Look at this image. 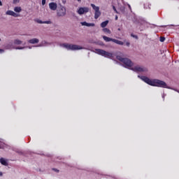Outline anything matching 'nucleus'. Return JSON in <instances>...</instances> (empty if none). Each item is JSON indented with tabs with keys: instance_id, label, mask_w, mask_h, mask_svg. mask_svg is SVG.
Listing matches in <instances>:
<instances>
[{
	"instance_id": "nucleus-12",
	"label": "nucleus",
	"mask_w": 179,
	"mask_h": 179,
	"mask_svg": "<svg viewBox=\"0 0 179 179\" xmlns=\"http://www.w3.org/2000/svg\"><path fill=\"white\" fill-rule=\"evenodd\" d=\"M40 40H38V38H32L28 41V43H29V44H38V43H39Z\"/></svg>"
},
{
	"instance_id": "nucleus-28",
	"label": "nucleus",
	"mask_w": 179,
	"mask_h": 179,
	"mask_svg": "<svg viewBox=\"0 0 179 179\" xmlns=\"http://www.w3.org/2000/svg\"><path fill=\"white\" fill-rule=\"evenodd\" d=\"M24 47H17L15 50H24Z\"/></svg>"
},
{
	"instance_id": "nucleus-17",
	"label": "nucleus",
	"mask_w": 179,
	"mask_h": 179,
	"mask_svg": "<svg viewBox=\"0 0 179 179\" xmlns=\"http://www.w3.org/2000/svg\"><path fill=\"white\" fill-rule=\"evenodd\" d=\"M92 8L96 12L97 10H100V8L99 6H96V5L92 3L91 4Z\"/></svg>"
},
{
	"instance_id": "nucleus-20",
	"label": "nucleus",
	"mask_w": 179,
	"mask_h": 179,
	"mask_svg": "<svg viewBox=\"0 0 179 179\" xmlns=\"http://www.w3.org/2000/svg\"><path fill=\"white\" fill-rule=\"evenodd\" d=\"M103 33H108V34H111V31L108 28L103 29Z\"/></svg>"
},
{
	"instance_id": "nucleus-18",
	"label": "nucleus",
	"mask_w": 179,
	"mask_h": 179,
	"mask_svg": "<svg viewBox=\"0 0 179 179\" xmlns=\"http://www.w3.org/2000/svg\"><path fill=\"white\" fill-rule=\"evenodd\" d=\"M108 20H106L105 22H103L101 24V27H102L103 29H104V27H106L107 26V24H108Z\"/></svg>"
},
{
	"instance_id": "nucleus-5",
	"label": "nucleus",
	"mask_w": 179,
	"mask_h": 179,
	"mask_svg": "<svg viewBox=\"0 0 179 179\" xmlns=\"http://www.w3.org/2000/svg\"><path fill=\"white\" fill-rule=\"evenodd\" d=\"M66 15V8L64 6H60L57 11V16L58 17H64Z\"/></svg>"
},
{
	"instance_id": "nucleus-35",
	"label": "nucleus",
	"mask_w": 179,
	"mask_h": 179,
	"mask_svg": "<svg viewBox=\"0 0 179 179\" xmlns=\"http://www.w3.org/2000/svg\"><path fill=\"white\" fill-rule=\"evenodd\" d=\"M117 30H118L119 31H121V28H118Z\"/></svg>"
},
{
	"instance_id": "nucleus-8",
	"label": "nucleus",
	"mask_w": 179,
	"mask_h": 179,
	"mask_svg": "<svg viewBox=\"0 0 179 179\" xmlns=\"http://www.w3.org/2000/svg\"><path fill=\"white\" fill-rule=\"evenodd\" d=\"M49 8L51 10H57L58 6L57 5V3L51 2L49 3Z\"/></svg>"
},
{
	"instance_id": "nucleus-21",
	"label": "nucleus",
	"mask_w": 179,
	"mask_h": 179,
	"mask_svg": "<svg viewBox=\"0 0 179 179\" xmlns=\"http://www.w3.org/2000/svg\"><path fill=\"white\" fill-rule=\"evenodd\" d=\"M14 44H16L17 45H20V44H22V41L16 39L14 41Z\"/></svg>"
},
{
	"instance_id": "nucleus-32",
	"label": "nucleus",
	"mask_w": 179,
	"mask_h": 179,
	"mask_svg": "<svg viewBox=\"0 0 179 179\" xmlns=\"http://www.w3.org/2000/svg\"><path fill=\"white\" fill-rule=\"evenodd\" d=\"M115 20H118V16H115Z\"/></svg>"
},
{
	"instance_id": "nucleus-1",
	"label": "nucleus",
	"mask_w": 179,
	"mask_h": 179,
	"mask_svg": "<svg viewBox=\"0 0 179 179\" xmlns=\"http://www.w3.org/2000/svg\"><path fill=\"white\" fill-rule=\"evenodd\" d=\"M138 78H140L141 80H143V82H145L148 85H150V86H155L157 87H164V88L167 87V84L164 81L157 80V79L151 80L150 78L143 76H138Z\"/></svg>"
},
{
	"instance_id": "nucleus-2",
	"label": "nucleus",
	"mask_w": 179,
	"mask_h": 179,
	"mask_svg": "<svg viewBox=\"0 0 179 179\" xmlns=\"http://www.w3.org/2000/svg\"><path fill=\"white\" fill-rule=\"evenodd\" d=\"M60 47H63L66 50H71V51H76L78 50H83V48L80 45L69 44V43H62Z\"/></svg>"
},
{
	"instance_id": "nucleus-15",
	"label": "nucleus",
	"mask_w": 179,
	"mask_h": 179,
	"mask_svg": "<svg viewBox=\"0 0 179 179\" xmlns=\"http://www.w3.org/2000/svg\"><path fill=\"white\" fill-rule=\"evenodd\" d=\"M103 40L105 41H106V43H108V42H110V41H113V43H114V39L113 38H108V37H107V36H103Z\"/></svg>"
},
{
	"instance_id": "nucleus-7",
	"label": "nucleus",
	"mask_w": 179,
	"mask_h": 179,
	"mask_svg": "<svg viewBox=\"0 0 179 179\" xmlns=\"http://www.w3.org/2000/svg\"><path fill=\"white\" fill-rule=\"evenodd\" d=\"M78 15H84V13H87L89 12V8L87 7H81L78 10Z\"/></svg>"
},
{
	"instance_id": "nucleus-24",
	"label": "nucleus",
	"mask_w": 179,
	"mask_h": 179,
	"mask_svg": "<svg viewBox=\"0 0 179 179\" xmlns=\"http://www.w3.org/2000/svg\"><path fill=\"white\" fill-rule=\"evenodd\" d=\"M131 36L133 37L134 38H136V40H138V36L134 35V34H131Z\"/></svg>"
},
{
	"instance_id": "nucleus-25",
	"label": "nucleus",
	"mask_w": 179,
	"mask_h": 179,
	"mask_svg": "<svg viewBox=\"0 0 179 179\" xmlns=\"http://www.w3.org/2000/svg\"><path fill=\"white\" fill-rule=\"evenodd\" d=\"M19 0H13V3H14V5H16V3H19Z\"/></svg>"
},
{
	"instance_id": "nucleus-11",
	"label": "nucleus",
	"mask_w": 179,
	"mask_h": 179,
	"mask_svg": "<svg viewBox=\"0 0 179 179\" xmlns=\"http://www.w3.org/2000/svg\"><path fill=\"white\" fill-rule=\"evenodd\" d=\"M82 26H87V27H94V23H87L86 22H81Z\"/></svg>"
},
{
	"instance_id": "nucleus-30",
	"label": "nucleus",
	"mask_w": 179,
	"mask_h": 179,
	"mask_svg": "<svg viewBox=\"0 0 179 179\" xmlns=\"http://www.w3.org/2000/svg\"><path fill=\"white\" fill-rule=\"evenodd\" d=\"M129 45H130L129 42H127L126 45H127V47H129Z\"/></svg>"
},
{
	"instance_id": "nucleus-22",
	"label": "nucleus",
	"mask_w": 179,
	"mask_h": 179,
	"mask_svg": "<svg viewBox=\"0 0 179 179\" xmlns=\"http://www.w3.org/2000/svg\"><path fill=\"white\" fill-rule=\"evenodd\" d=\"M120 10L121 13H125V7L124 6H121L120 8Z\"/></svg>"
},
{
	"instance_id": "nucleus-23",
	"label": "nucleus",
	"mask_w": 179,
	"mask_h": 179,
	"mask_svg": "<svg viewBox=\"0 0 179 179\" xmlns=\"http://www.w3.org/2000/svg\"><path fill=\"white\" fill-rule=\"evenodd\" d=\"M164 40H166V38L164 36H161L159 38V41H161V43H163Z\"/></svg>"
},
{
	"instance_id": "nucleus-16",
	"label": "nucleus",
	"mask_w": 179,
	"mask_h": 179,
	"mask_svg": "<svg viewBox=\"0 0 179 179\" xmlns=\"http://www.w3.org/2000/svg\"><path fill=\"white\" fill-rule=\"evenodd\" d=\"M113 43H115V44H118L119 45H124V42L117 39H113Z\"/></svg>"
},
{
	"instance_id": "nucleus-40",
	"label": "nucleus",
	"mask_w": 179,
	"mask_h": 179,
	"mask_svg": "<svg viewBox=\"0 0 179 179\" xmlns=\"http://www.w3.org/2000/svg\"><path fill=\"white\" fill-rule=\"evenodd\" d=\"M0 41H1V38H0Z\"/></svg>"
},
{
	"instance_id": "nucleus-10",
	"label": "nucleus",
	"mask_w": 179,
	"mask_h": 179,
	"mask_svg": "<svg viewBox=\"0 0 179 179\" xmlns=\"http://www.w3.org/2000/svg\"><path fill=\"white\" fill-rule=\"evenodd\" d=\"M6 15H9L10 16H13L14 17H17L19 16V14H17L12 10H8L6 12Z\"/></svg>"
},
{
	"instance_id": "nucleus-34",
	"label": "nucleus",
	"mask_w": 179,
	"mask_h": 179,
	"mask_svg": "<svg viewBox=\"0 0 179 179\" xmlns=\"http://www.w3.org/2000/svg\"><path fill=\"white\" fill-rule=\"evenodd\" d=\"M0 6H2V1H0Z\"/></svg>"
},
{
	"instance_id": "nucleus-39",
	"label": "nucleus",
	"mask_w": 179,
	"mask_h": 179,
	"mask_svg": "<svg viewBox=\"0 0 179 179\" xmlns=\"http://www.w3.org/2000/svg\"><path fill=\"white\" fill-rule=\"evenodd\" d=\"M29 48H31V47H29Z\"/></svg>"
},
{
	"instance_id": "nucleus-38",
	"label": "nucleus",
	"mask_w": 179,
	"mask_h": 179,
	"mask_svg": "<svg viewBox=\"0 0 179 179\" xmlns=\"http://www.w3.org/2000/svg\"><path fill=\"white\" fill-rule=\"evenodd\" d=\"M78 2H80V1H82V0H77Z\"/></svg>"
},
{
	"instance_id": "nucleus-6",
	"label": "nucleus",
	"mask_w": 179,
	"mask_h": 179,
	"mask_svg": "<svg viewBox=\"0 0 179 179\" xmlns=\"http://www.w3.org/2000/svg\"><path fill=\"white\" fill-rule=\"evenodd\" d=\"M134 72H148V69L139 66H136L131 68Z\"/></svg>"
},
{
	"instance_id": "nucleus-19",
	"label": "nucleus",
	"mask_w": 179,
	"mask_h": 179,
	"mask_svg": "<svg viewBox=\"0 0 179 179\" xmlns=\"http://www.w3.org/2000/svg\"><path fill=\"white\" fill-rule=\"evenodd\" d=\"M14 10H15V12H17V13H20V12H22V8L21 7H15Z\"/></svg>"
},
{
	"instance_id": "nucleus-4",
	"label": "nucleus",
	"mask_w": 179,
	"mask_h": 179,
	"mask_svg": "<svg viewBox=\"0 0 179 179\" xmlns=\"http://www.w3.org/2000/svg\"><path fill=\"white\" fill-rule=\"evenodd\" d=\"M95 52L96 54H99V55H102V57H106V58L113 59L114 57V56L113 55V53L108 52L104 50L95 49Z\"/></svg>"
},
{
	"instance_id": "nucleus-36",
	"label": "nucleus",
	"mask_w": 179,
	"mask_h": 179,
	"mask_svg": "<svg viewBox=\"0 0 179 179\" xmlns=\"http://www.w3.org/2000/svg\"><path fill=\"white\" fill-rule=\"evenodd\" d=\"M43 43H44L45 44H47V42H45V41L42 42V44H43Z\"/></svg>"
},
{
	"instance_id": "nucleus-29",
	"label": "nucleus",
	"mask_w": 179,
	"mask_h": 179,
	"mask_svg": "<svg viewBox=\"0 0 179 179\" xmlns=\"http://www.w3.org/2000/svg\"><path fill=\"white\" fill-rule=\"evenodd\" d=\"M45 1H46V0H42V5H43V6L45 5Z\"/></svg>"
},
{
	"instance_id": "nucleus-13",
	"label": "nucleus",
	"mask_w": 179,
	"mask_h": 179,
	"mask_svg": "<svg viewBox=\"0 0 179 179\" xmlns=\"http://www.w3.org/2000/svg\"><path fill=\"white\" fill-rule=\"evenodd\" d=\"M0 163L3 166H8V161H6V159H5V158H1Z\"/></svg>"
},
{
	"instance_id": "nucleus-27",
	"label": "nucleus",
	"mask_w": 179,
	"mask_h": 179,
	"mask_svg": "<svg viewBox=\"0 0 179 179\" xmlns=\"http://www.w3.org/2000/svg\"><path fill=\"white\" fill-rule=\"evenodd\" d=\"M53 171H55L56 173H59V170L55 168L52 169Z\"/></svg>"
},
{
	"instance_id": "nucleus-14",
	"label": "nucleus",
	"mask_w": 179,
	"mask_h": 179,
	"mask_svg": "<svg viewBox=\"0 0 179 179\" xmlns=\"http://www.w3.org/2000/svg\"><path fill=\"white\" fill-rule=\"evenodd\" d=\"M101 15V12H100V10L95 11L94 19H99V17H100Z\"/></svg>"
},
{
	"instance_id": "nucleus-31",
	"label": "nucleus",
	"mask_w": 179,
	"mask_h": 179,
	"mask_svg": "<svg viewBox=\"0 0 179 179\" xmlns=\"http://www.w3.org/2000/svg\"><path fill=\"white\" fill-rule=\"evenodd\" d=\"M2 52H3V50L0 49V54L2 53Z\"/></svg>"
},
{
	"instance_id": "nucleus-33",
	"label": "nucleus",
	"mask_w": 179,
	"mask_h": 179,
	"mask_svg": "<svg viewBox=\"0 0 179 179\" xmlns=\"http://www.w3.org/2000/svg\"><path fill=\"white\" fill-rule=\"evenodd\" d=\"M2 176H3L2 172H0V177H2Z\"/></svg>"
},
{
	"instance_id": "nucleus-26",
	"label": "nucleus",
	"mask_w": 179,
	"mask_h": 179,
	"mask_svg": "<svg viewBox=\"0 0 179 179\" xmlns=\"http://www.w3.org/2000/svg\"><path fill=\"white\" fill-rule=\"evenodd\" d=\"M113 10L115 12V13H118V11L117 10V8H115V6H113Z\"/></svg>"
},
{
	"instance_id": "nucleus-3",
	"label": "nucleus",
	"mask_w": 179,
	"mask_h": 179,
	"mask_svg": "<svg viewBox=\"0 0 179 179\" xmlns=\"http://www.w3.org/2000/svg\"><path fill=\"white\" fill-rule=\"evenodd\" d=\"M123 57L124 56H122V55H117L116 58L117 59H118V61H120V62H122L124 66H126L127 68H131V66L134 65V63H132V61H131V59L128 58H125Z\"/></svg>"
},
{
	"instance_id": "nucleus-9",
	"label": "nucleus",
	"mask_w": 179,
	"mask_h": 179,
	"mask_svg": "<svg viewBox=\"0 0 179 179\" xmlns=\"http://www.w3.org/2000/svg\"><path fill=\"white\" fill-rule=\"evenodd\" d=\"M36 22L38 23H39L40 24H52V22H51V20H48V21H42L41 20H37Z\"/></svg>"
},
{
	"instance_id": "nucleus-37",
	"label": "nucleus",
	"mask_w": 179,
	"mask_h": 179,
	"mask_svg": "<svg viewBox=\"0 0 179 179\" xmlns=\"http://www.w3.org/2000/svg\"><path fill=\"white\" fill-rule=\"evenodd\" d=\"M38 47H42V45H41V44H40L39 45H38Z\"/></svg>"
}]
</instances>
